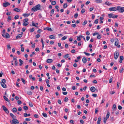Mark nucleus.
Returning a JSON list of instances; mask_svg holds the SVG:
<instances>
[{
	"label": "nucleus",
	"mask_w": 124,
	"mask_h": 124,
	"mask_svg": "<svg viewBox=\"0 0 124 124\" xmlns=\"http://www.w3.org/2000/svg\"><path fill=\"white\" fill-rule=\"evenodd\" d=\"M41 6L40 4H38L35 6L33 7L31 9V11L33 12H35L40 9V8H41Z\"/></svg>",
	"instance_id": "obj_1"
},
{
	"label": "nucleus",
	"mask_w": 124,
	"mask_h": 124,
	"mask_svg": "<svg viewBox=\"0 0 124 124\" xmlns=\"http://www.w3.org/2000/svg\"><path fill=\"white\" fill-rule=\"evenodd\" d=\"M117 10L120 13H122L124 12V7L118 6L117 7Z\"/></svg>",
	"instance_id": "obj_2"
},
{
	"label": "nucleus",
	"mask_w": 124,
	"mask_h": 124,
	"mask_svg": "<svg viewBox=\"0 0 124 124\" xmlns=\"http://www.w3.org/2000/svg\"><path fill=\"white\" fill-rule=\"evenodd\" d=\"M6 83V81L5 79H3L2 80V81L0 82V84L4 88H6V85L5 83Z\"/></svg>",
	"instance_id": "obj_3"
},
{
	"label": "nucleus",
	"mask_w": 124,
	"mask_h": 124,
	"mask_svg": "<svg viewBox=\"0 0 124 124\" xmlns=\"http://www.w3.org/2000/svg\"><path fill=\"white\" fill-rule=\"evenodd\" d=\"M10 122L11 124H18V121L16 119H14L12 121H10Z\"/></svg>",
	"instance_id": "obj_4"
},
{
	"label": "nucleus",
	"mask_w": 124,
	"mask_h": 124,
	"mask_svg": "<svg viewBox=\"0 0 124 124\" xmlns=\"http://www.w3.org/2000/svg\"><path fill=\"white\" fill-rule=\"evenodd\" d=\"M110 116V113L108 112L107 114V115L106 117L104 118L103 122L104 123H105L106 122L107 120L108 119Z\"/></svg>",
	"instance_id": "obj_5"
},
{
	"label": "nucleus",
	"mask_w": 124,
	"mask_h": 124,
	"mask_svg": "<svg viewBox=\"0 0 124 124\" xmlns=\"http://www.w3.org/2000/svg\"><path fill=\"white\" fill-rule=\"evenodd\" d=\"M119 55V53H118V52L116 51L114 53V58L115 60L117 59V58Z\"/></svg>",
	"instance_id": "obj_6"
},
{
	"label": "nucleus",
	"mask_w": 124,
	"mask_h": 124,
	"mask_svg": "<svg viewBox=\"0 0 124 124\" xmlns=\"http://www.w3.org/2000/svg\"><path fill=\"white\" fill-rule=\"evenodd\" d=\"M2 35L4 38H5L7 39L9 38L10 37L8 33H6L5 34L2 33Z\"/></svg>",
	"instance_id": "obj_7"
},
{
	"label": "nucleus",
	"mask_w": 124,
	"mask_h": 124,
	"mask_svg": "<svg viewBox=\"0 0 124 124\" xmlns=\"http://www.w3.org/2000/svg\"><path fill=\"white\" fill-rule=\"evenodd\" d=\"M108 16L110 18H116L118 17V16L117 15L114 16L113 14V13L108 14Z\"/></svg>",
	"instance_id": "obj_8"
},
{
	"label": "nucleus",
	"mask_w": 124,
	"mask_h": 124,
	"mask_svg": "<svg viewBox=\"0 0 124 124\" xmlns=\"http://www.w3.org/2000/svg\"><path fill=\"white\" fill-rule=\"evenodd\" d=\"M117 7L116 8L115 7H113L109 8H108L109 10L110 11H116L117 10Z\"/></svg>",
	"instance_id": "obj_9"
},
{
	"label": "nucleus",
	"mask_w": 124,
	"mask_h": 124,
	"mask_svg": "<svg viewBox=\"0 0 124 124\" xmlns=\"http://www.w3.org/2000/svg\"><path fill=\"white\" fill-rule=\"evenodd\" d=\"M10 5V3H9L8 2H6L3 3V6L4 7H6Z\"/></svg>",
	"instance_id": "obj_10"
},
{
	"label": "nucleus",
	"mask_w": 124,
	"mask_h": 124,
	"mask_svg": "<svg viewBox=\"0 0 124 124\" xmlns=\"http://www.w3.org/2000/svg\"><path fill=\"white\" fill-rule=\"evenodd\" d=\"M23 34V33L22 32H21V34H19L17 35L16 37V39H18L19 38H21L22 36V35Z\"/></svg>",
	"instance_id": "obj_11"
},
{
	"label": "nucleus",
	"mask_w": 124,
	"mask_h": 124,
	"mask_svg": "<svg viewBox=\"0 0 124 124\" xmlns=\"http://www.w3.org/2000/svg\"><path fill=\"white\" fill-rule=\"evenodd\" d=\"M90 90L92 92H94L96 90V88L95 87L93 86L90 88Z\"/></svg>",
	"instance_id": "obj_12"
},
{
	"label": "nucleus",
	"mask_w": 124,
	"mask_h": 124,
	"mask_svg": "<svg viewBox=\"0 0 124 124\" xmlns=\"http://www.w3.org/2000/svg\"><path fill=\"white\" fill-rule=\"evenodd\" d=\"M53 61V60L51 59H47L46 61V62L48 63H51Z\"/></svg>",
	"instance_id": "obj_13"
},
{
	"label": "nucleus",
	"mask_w": 124,
	"mask_h": 124,
	"mask_svg": "<svg viewBox=\"0 0 124 124\" xmlns=\"http://www.w3.org/2000/svg\"><path fill=\"white\" fill-rule=\"evenodd\" d=\"M101 118L100 116H99L98 118V121L97 122V124H100L101 121Z\"/></svg>",
	"instance_id": "obj_14"
},
{
	"label": "nucleus",
	"mask_w": 124,
	"mask_h": 124,
	"mask_svg": "<svg viewBox=\"0 0 124 124\" xmlns=\"http://www.w3.org/2000/svg\"><path fill=\"white\" fill-rule=\"evenodd\" d=\"M44 30H47L50 31H52V29L51 28H50L49 27H46L44 28Z\"/></svg>",
	"instance_id": "obj_15"
},
{
	"label": "nucleus",
	"mask_w": 124,
	"mask_h": 124,
	"mask_svg": "<svg viewBox=\"0 0 124 124\" xmlns=\"http://www.w3.org/2000/svg\"><path fill=\"white\" fill-rule=\"evenodd\" d=\"M10 115L11 117L13 118V119H16V116H14L12 113H10Z\"/></svg>",
	"instance_id": "obj_16"
},
{
	"label": "nucleus",
	"mask_w": 124,
	"mask_h": 124,
	"mask_svg": "<svg viewBox=\"0 0 124 124\" xmlns=\"http://www.w3.org/2000/svg\"><path fill=\"white\" fill-rule=\"evenodd\" d=\"M30 14H26V13H24L23 14V16L24 17H27L29 16L30 15Z\"/></svg>",
	"instance_id": "obj_17"
},
{
	"label": "nucleus",
	"mask_w": 124,
	"mask_h": 124,
	"mask_svg": "<svg viewBox=\"0 0 124 124\" xmlns=\"http://www.w3.org/2000/svg\"><path fill=\"white\" fill-rule=\"evenodd\" d=\"M105 4L108 6H110L112 5V4L110 3L109 2L106 1L105 2Z\"/></svg>",
	"instance_id": "obj_18"
},
{
	"label": "nucleus",
	"mask_w": 124,
	"mask_h": 124,
	"mask_svg": "<svg viewBox=\"0 0 124 124\" xmlns=\"http://www.w3.org/2000/svg\"><path fill=\"white\" fill-rule=\"evenodd\" d=\"M19 60L20 62L19 65L20 66H21L23 64V62L21 59H19Z\"/></svg>",
	"instance_id": "obj_19"
},
{
	"label": "nucleus",
	"mask_w": 124,
	"mask_h": 124,
	"mask_svg": "<svg viewBox=\"0 0 124 124\" xmlns=\"http://www.w3.org/2000/svg\"><path fill=\"white\" fill-rule=\"evenodd\" d=\"M124 58L123 56H120V61L119 62L120 63H121L122 62V61L123 60Z\"/></svg>",
	"instance_id": "obj_20"
},
{
	"label": "nucleus",
	"mask_w": 124,
	"mask_h": 124,
	"mask_svg": "<svg viewBox=\"0 0 124 124\" xmlns=\"http://www.w3.org/2000/svg\"><path fill=\"white\" fill-rule=\"evenodd\" d=\"M94 1L97 3H101L102 2V1L101 0H95Z\"/></svg>",
	"instance_id": "obj_21"
},
{
	"label": "nucleus",
	"mask_w": 124,
	"mask_h": 124,
	"mask_svg": "<svg viewBox=\"0 0 124 124\" xmlns=\"http://www.w3.org/2000/svg\"><path fill=\"white\" fill-rule=\"evenodd\" d=\"M13 10L15 11L18 12H20V9H19L18 8H16L14 9H13Z\"/></svg>",
	"instance_id": "obj_22"
},
{
	"label": "nucleus",
	"mask_w": 124,
	"mask_h": 124,
	"mask_svg": "<svg viewBox=\"0 0 124 124\" xmlns=\"http://www.w3.org/2000/svg\"><path fill=\"white\" fill-rule=\"evenodd\" d=\"M124 69V68L123 67L120 68L119 71V72L121 73H122L123 72Z\"/></svg>",
	"instance_id": "obj_23"
},
{
	"label": "nucleus",
	"mask_w": 124,
	"mask_h": 124,
	"mask_svg": "<svg viewBox=\"0 0 124 124\" xmlns=\"http://www.w3.org/2000/svg\"><path fill=\"white\" fill-rule=\"evenodd\" d=\"M87 60L86 58L83 57L82 59L83 62L84 63H85L86 62Z\"/></svg>",
	"instance_id": "obj_24"
},
{
	"label": "nucleus",
	"mask_w": 124,
	"mask_h": 124,
	"mask_svg": "<svg viewBox=\"0 0 124 124\" xmlns=\"http://www.w3.org/2000/svg\"><path fill=\"white\" fill-rule=\"evenodd\" d=\"M28 24L29 23L28 22H24L23 24V26H27Z\"/></svg>",
	"instance_id": "obj_25"
},
{
	"label": "nucleus",
	"mask_w": 124,
	"mask_h": 124,
	"mask_svg": "<svg viewBox=\"0 0 124 124\" xmlns=\"http://www.w3.org/2000/svg\"><path fill=\"white\" fill-rule=\"evenodd\" d=\"M116 39V41L115 43V46H116L118 45V40L117 39Z\"/></svg>",
	"instance_id": "obj_26"
},
{
	"label": "nucleus",
	"mask_w": 124,
	"mask_h": 124,
	"mask_svg": "<svg viewBox=\"0 0 124 124\" xmlns=\"http://www.w3.org/2000/svg\"><path fill=\"white\" fill-rule=\"evenodd\" d=\"M49 37L52 39H54L55 38V36H54L53 35L50 36Z\"/></svg>",
	"instance_id": "obj_27"
},
{
	"label": "nucleus",
	"mask_w": 124,
	"mask_h": 124,
	"mask_svg": "<svg viewBox=\"0 0 124 124\" xmlns=\"http://www.w3.org/2000/svg\"><path fill=\"white\" fill-rule=\"evenodd\" d=\"M69 56V55L68 54H67L63 56L64 58L65 59L68 58Z\"/></svg>",
	"instance_id": "obj_28"
},
{
	"label": "nucleus",
	"mask_w": 124,
	"mask_h": 124,
	"mask_svg": "<svg viewBox=\"0 0 124 124\" xmlns=\"http://www.w3.org/2000/svg\"><path fill=\"white\" fill-rule=\"evenodd\" d=\"M3 98L6 101L9 102V100H8V99L5 96H3Z\"/></svg>",
	"instance_id": "obj_29"
},
{
	"label": "nucleus",
	"mask_w": 124,
	"mask_h": 124,
	"mask_svg": "<svg viewBox=\"0 0 124 124\" xmlns=\"http://www.w3.org/2000/svg\"><path fill=\"white\" fill-rule=\"evenodd\" d=\"M101 37V35L100 34H99L97 36V38L98 39H100Z\"/></svg>",
	"instance_id": "obj_30"
},
{
	"label": "nucleus",
	"mask_w": 124,
	"mask_h": 124,
	"mask_svg": "<svg viewBox=\"0 0 124 124\" xmlns=\"http://www.w3.org/2000/svg\"><path fill=\"white\" fill-rule=\"evenodd\" d=\"M13 111L14 112H16L17 111V109L16 108H14L12 109Z\"/></svg>",
	"instance_id": "obj_31"
},
{
	"label": "nucleus",
	"mask_w": 124,
	"mask_h": 124,
	"mask_svg": "<svg viewBox=\"0 0 124 124\" xmlns=\"http://www.w3.org/2000/svg\"><path fill=\"white\" fill-rule=\"evenodd\" d=\"M11 16H9L8 17V21H9L11 20Z\"/></svg>",
	"instance_id": "obj_32"
},
{
	"label": "nucleus",
	"mask_w": 124,
	"mask_h": 124,
	"mask_svg": "<svg viewBox=\"0 0 124 124\" xmlns=\"http://www.w3.org/2000/svg\"><path fill=\"white\" fill-rule=\"evenodd\" d=\"M42 115L43 116L45 117H47V115L46 114V113H42Z\"/></svg>",
	"instance_id": "obj_33"
},
{
	"label": "nucleus",
	"mask_w": 124,
	"mask_h": 124,
	"mask_svg": "<svg viewBox=\"0 0 124 124\" xmlns=\"http://www.w3.org/2000/svg\"><path fill=\"white\" fill-rule=\"evenodd\" d=\"M56 4V2L55 1H53L51 2V4L52 5H54Z\"/></svg>",
	"instance_id": "obj_34"
},
{
	"label": "nucleus",
	"mask_w": 124,
	"mask_h": 124,
	"mask_svg": "<svg viewBox=\"0 0 124 124\" xmlns=\"http://www.w3.org/2000/svg\"><path fill=\"white\" fill-rule=\"evenodd\" d=\"M67 38V37L66 36H64L63 37H62V39L61 40H64L66 39Z\"/></svg>",
	"instance_id": "obj_35"
},
{
	"label": "nucleus",
	"mask_w": 124,
	"mask_h": 124,
	"mask_svg": "<svg viewBox=\"0 0 124 124\" xmlns=\"http://www.w3.org/2000/svg\"><path fill=\"white\" fill-rule=\"evenodd\" d=\"M68 98L67 97H65L64 99V101L65 102H66L68 101Z\"/></svg>",
	"instance_id": "obj_36"
},
{
	"label": "nucleus",
	"mask_w": 124,
	"mask_h": 124,
	"mask_svg": "<svg viewBox=\"0 0 124 124\" xmlns=\"http://www.w3.org/2000/svg\"><path fill=\"white\" fill-rule=\"evenodd\" d=\"M87 23V21L86 20H85L84 22L83 23L82 25H85Z\"/></svg>",
	"instance_id": "obj_37"
},
{
	"label": "nucleus",
	"mask_w": 124,
	"mask_h": 124,
	"mask_svg": "<svg viewBox=\"0 0 124 124\" xmlns=\"http://www.w3.org/2000/svg\"><path fill=\"white\" fill-rule=\"evenodd\" d=\"M34 1L33 0H32L30 1L29 2V4L30 5H31L33 3Z\"/></svg>",
	"instance_id": "obj_38"
},
{
	"label": "nucleus",
	"mask_w": 124,
	"mask_h": 124,
	"mask_svg": "<svg viewBox=\"0 0 124 124\" xmlns=\"http://www.w3.org/2000/svg\"><path fill=\"white\" fill-rule=\"evenodd\" d=\"M98 19H96L94 22V23L97 24L98 22Z\"/></svg>",
	"instance_id": "obj_39"
},
{
	"label": "nucleus",
	"mask_w": 124,
	"mask_h": 124,
	"mask_svg": "<svg viewBox=\"0 0 124 124\" xmlns=\"http://www.w3.org/2000/svg\"><path fill=\"white\" fill-rule=\"evenodd\" d=\"M23 108L24 110H27L28 109V107L25 106H23Z\"/></svg>",
	"instance_id": "obj_40"
},
{
	"label": "nucleus",
	"mask_w": 124,
	"mask_h": 124,
	"mask_svg": "<svg viewBox=\"0 0 124 124\" xmlns=\"http://www.w3.org/2000/svg\"><path fill=\"white\" fill-rule=\"evenodd\" d=\"M67 3H65L63 5V8H66L67 7Z\"/></svg>",
	"instance_id": "obj_41"
},
{
	"label": "nucleus",
	"mask_w": 124,
	"mask_h": 124,
	"mask_svg": "<svg viewBox=\"0 0 124 124\" xmlns=\"http://www.w3.org/2000/svg\"><path fill=\"white\" fill-rule=\"evenodd\" d=\"M19 16L18 15H16L14 17V19L15 20L19 18Z\"/></svg>",
	"instance_id": "obj_42"
},
{
	"label": "nucleus",
	"mask_w": 124,
	"mask_h": 124,
	"mask_svg": "<svg viewBox=\"0 0 124 124\" xmlns=\"http://www.w3.org/2000/svg\"><path fill=\"white\" fill-rule=\"evenodd\" d=\"M85 9L82 8L81 11V13L82 14L84 13L85 12Z\"/></svg>",
	"instance_id": "obj_43"
},
{
	"label": "nucleus",
	"mask_w": 124,
	"mask_h": 124,
	"mask_svg": "<svg viewBox=\"0 0 124 124\" xmlns=\"http://www.w3.org/2000/svg\"><path fill=\"white\" fill-rule=\"evenodd\" d=\"M31 119L30 118H27L25 119V120L27 121H30Z\"/></svg>",
	"instance_id": "obj_44"
},
{
	"label": "nucleus",
	"mask_w": 124,
	"mask_h": 124,
	"mask_svg": "<svg viewBox=\"0 0 124 124\" xmlns=\"http://www.w3.org/2000/svg\"><path fill=\"white\" fill-rule=\"evenodd\" d=\"M2 107L3 110L4 111L6 109H7V108L4 105H3L2 106Z\"/></svg>",
	"instance_id": "obj_45"
},
{
	"label": "nucleus",
	"mask_w": 124,
	"mask_h": 124,
	"mask_svg": "<svg viewBox=\"0 0 124 124\" xmlns=\"http://www.w3.org/2000/svg\"><path fill=\"white\" fill-rule=\"evenodd\" d=\"M2 107L3 110L4 111L6 109H7V108L4 105H3L2 106Z\"/></svg>",
	"instance_id": "obj_46"
},
{
	"label": "nucleus",
	"mask_w": 124,
	"mask_h": 124,
	"mask_svg": "<svg viewBox=\"0 0 124 124\" xmlns=\"http://www.w3.org/2000/svg\"><path fill=\"white\" fill-rule=\"evenodd\" d=\"M27 93L29 95H31L32 94V93L31 91H28L27 92Z\"/></svg>",
	"instance_id": "obj_47"
},
{
	"label": "nucleus",
	"mask_w": 124,
	"mask_h": 124,
	"mask_svg": "<svg viewBox=\"0 0 124 124\" xmlns=\"http://www.w3.org/2000/svg\"><path fill=\"white\" fill-rule=\"evenodd\" d=\"M99 34V33L98 32H95L94 33H93V36H95V35H98Z\"/></svg>",
	"instance_id": "obj_48"
},
{
	"label": "nucleus",
	"mask_w": 124,
	"mask_h": 124,
	"mask_svg": "<svg viewBox=\"0 0 124 124\" xmlns=\"http://www.w3.org/2000/svg\"><path fill=\"white\" fill-rule=\"evenodd\" d=\"M38 16L39 17L40 19H41L42 18V17L41 15V13H40L39 14Z\"/></svg>",
	"instance_id": "obj_49"
},
{
	"label": "nucleus",
	"mask_w": 124,
	"mask_h": 124,
	"mask_svg": "<svg viewBox=\"0 0 124 124\" xmlns=\"http://www.w3.org/2000/svg\"><path fill=\"white\" fill-rule=\"evenodd\" d=\"M98 108H96L95 109V114H96L97 112H98Z\"/></svg>",
	"instance_id": "obj_50"
},
{
	"label": "nucleus",
	"mask_w": 124,
	"mask_h": 124,
	"mask_svg": "<svg viewBox=\"0 0 124 124\" xmlns=\"http://www.w3.org/2000/svg\"><path fill=\"white\" fill-rule=\"evenodd\" d=\"M29 106L31 107H32L33 106V105L32 104V103L31 102H29Z\"/></svg>",
	"instance_id": "obj_51"
},
{
	"label": "nucleus",
	"mask_w": 124,
	"mask_h": 124,
	"mask_svg": "<svg viewBox=\"0 0 124 124\" xmlns=\"http://www.w3.org/2000/svg\"><path fill=\"white\" fill-rule=\"evenodd\" d=\"M21 80L22 82L24 84H25V81L24 79L23 78H21Z\"/></svg>",
	"instance_id": "obj_52"
},
{
	"label": "nucleus",
	"mask_w": 124,
	"mask_h": 124,
	"mask_svg": "<svg viewBox=\"0 0 124 124\" xmlns=\"http://www.w3.org/2000/svg\"><path fill=\"white\" fill-rule=\"evenodd\" d=\"M78 14L77 13L75 14L74 16V17L76 18H77L78 17Z\"/></svg>",
	"instance_id": "obj_53"
},
{
	"label": "nucleus",
	"mask_w": 124,
	"mask_h": 124,
	"mask_svg": "<svg viewBox=\"0 0 124 124\" xmlns=\"http://www.w3.org/2000/svg\"><path fill=\"white\" fill-rule=\"evenodd\" d=\"M76 26V25L75 24H72L71 25V26L72 27L74 28H75Z\"/></svg>",
	"instance_id": "obj_54"
},
{
	"label": "nucleus",
	"mask_w": 124,
	"mask_h": 124,
	"mask_svg": "<svg viewBox=\"0 0 124 124\" xmlns=\"http://www.w3.org/2000/svg\"><path fill=\"white\" fill-rule=\"evenodd\" d=\"M84 53L87 56H88L90 55V54L89 53H87L85 52H84Z\"/></svg>",
	"instance_id": "obj_55"
},
{
	"label": "nucleus",
	"mask_w": 124,
	"mask_h": 124,
	"mask_svg": "<svg viewBox=\"0 0 124 124\" xmlns=\"http://www.w3.org/2000/svg\"><path fill=\"white\" fill-rule=\"evenodd\" d=\"M116 105L115 104H114L113 106V109L116 108Z\"/></svg>",
	"instance_id": "obj_56"
},
{
	"label": "nucleus",
	"mask_w": 124,
	"mask_h": 124,
	"mask_svg": "<svg viewBox=\"0 0 124 124\" xmlns=\"http://www.w3.org/2000/svg\"><path fill=\"white\" fill-rule=\"evenodd\" d=\"M11 14V13L10 12H8L6 13V15H9Z\"/></svg>",
	"instance_id": "obj_57"
},
{
	"label": "nucleus",
	"mask_w": 124,
	"mask_h": 124,
	"mask_svg": "<svg viewBox=\"0 0 124 124\" xmlns=\"http://www.w3.org/2000/svg\"><path fill=\"white\" fill-rule=\"evenodd\" d=\"M122 108V107L120 105H119L118 106V108L119 110L121 109Z\"/></svg>",
	"instance_id": "obj_58"
},
{
	"label": "nucleus",
	"mask_w": 124,
	"mask_h": 124,
	"mask_svg": "<svg viewBox=\"0 0 124 124\" xmlns=\"http://www.w3.org/2000/svg\"><path fill=\"white\" fill-rule=\"evenodd\" d=\"M4 111L7 114H8L9 113V111L7 108Z\"/></svg>",
	"instance_id": "obj_59"
},
{
	"label": "nucleus",
	"mask_w": 124,
	"mask_h": 124,
	"mask_svg": "<svg viewBox=\"0 0 124 124\" xmlns=\"http://www.w3.org/2000/svg\"><path fill=\"white\" fill-rule=\"evenodd\" d=\"M54 10L53 9H52L50 13L53 14L54 12Z\"/></svg>",
	"instance_id": "obj_60"
},
{
	"label": "nucleus",
	"mask_w": 124,
	"mask_h": 124,
	"mask_svg": "<svg viewBox=\"0 0 124 124\" xmlns=\"http://www.w3.org/2000/svg\"><path fill=\"white\" fill-rule=\"evenodd\" d=\"M11 48V47L10 46V45L9 44H8L7 45V48L8 49H10Z\"/></svg>",
	"instance_id": "obj_61"
},
{
	"label": "nucleus",
	"mask_w": 124,
	"mask_h": 124,
	"mask_svg": "<svg viewBox=\"0 0 124 124\" xmlns=\"http://www.w3.org/2000/svg\"><path fill=\"white\" fill-rule=\"evenodd\" d=\"M17 102L18 104L19 105L21 104L22 103L21 101L20 100H18L17 101Z\"/></svg>",
	"instance_id": "obj_62"
},
{
	"label": "nucleus",
	"mask_w": 124,
	"mask_h": 124,
	"mask_svg": "<svg viewBox=\"0 0 124 124\" xmlns=\"http://www.w3.org/2000/svg\"><path fill=\"white\" fill-rule=\"evenodd\" d=\"M78 37L77 39V40L78 41H80L81 40V39H80L81 37H80V36H79L78 37Z\"/></svg>",
	"instance_id": "obj_63"
},
{
	"label": "nucleus",
	"mask_w": 124,
	"mask_h": 124,
	"mask_svg": "<svg viewBox=\"0 0 124 124\" xmlns=\"http://www.w3.org/2000/svg\"><path fill=\"white\" fill-rule=\"evenodd\" d=\"M34 117L36 118H38L39 117L38 115L37 114H35L34 115Z\"/></svg>",
	"instance_id": "obj_64"
}]
</instances>
